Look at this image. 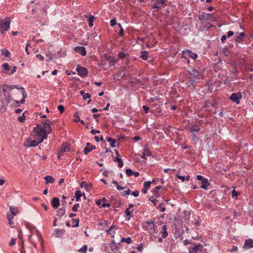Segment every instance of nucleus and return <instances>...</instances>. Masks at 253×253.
<instances>
[{
	"label": "nucleus",
	"instance_id": "obj_34",
	"mask_svg": "<svg viewBox=\"0 0 253 253\" xmlns=\"http://www.w3.org/2000/svg\"><path fill=\"white\" fill-rule=\"evenodd\" d=\"M121 242H126L127 244H130L132 243V240L130 237L122 238Z\"/></svg>",
	"mask_w": 253,
	"mask_h": 253
},
{
	"label": "nucleus",
	"instance_id": "obj_62",
	"mask_svg": "<svg viewBox=\"0 0 253 253\" xmlns=\"http://www.w3.org/2000/svg\"><path fill=\"white\" fill-rule=\"evenodd\" d=\"M91 133L92 134H97V133H100V131L98 130H97V129H92L91 130Z\"/></svg>",
	"mask_w": 253,
	"mask_h": 253
},
{
	"label": "nucleus",
	"instance_id": "obj_24",
	"mask_svg": "<svg viewBox=\"0 0 253 253\" xmlns=\"http://www.w3.org/2000/svg\"><path fill=\"white\" fill-rule=\"evenodd\" d=\"M106 140L108 142H110L111 147L114 148L116 146L115 145V144L116 143V140L115 139L109 137H107Z\"/></svg>",
	"mask_w": 253,
	"mask_h": 253
},
{
	"label": "nucleus",
	"instance_id": "obj_59",
	"mask_svg": "<svg viewBox=\"0 0 253 253\" xmlns=\"http://www.w3.org/2000/svg\"><path fill=\"white\" fill-rule=\"evenodd\" d=\"M115 228V226H111L109 229H107L106 230V233L108 234H112V233H111L112 229L113 228Z\"/></svg>",
	"mask_w": 253,
	"mask_h": 253
},
{
	"label": "nucleus",
	"instance_id": "obj_28",
	"mask_svg": "<svg viewBox=\"0 0 253 253\" xmlns=\"http://www.w3.org/2000/svg\"><path fill=\"white\" fill-rule=\"evenodd\" d=\"M214 107V103L210 102V101H206L203 108H209Z\"/></svg>",
	"mask_w": 253,
	"mask_h": 253
},
{
	"label": "nucleus",
	"instance_id": "obj_52",
	"mask_svg": "<svg viewBox=\"0 0 253 253\" xmlns=\"http://www.w3.org/2000/svg\"><path fill=\"white\" fill-rule=\"evenodd\" d=\"M94 139L96 142H100L103 140V136L101 135L100 137L98 136H95L94 137Z\"/></svg>",
	"mask_w": 253,
	"mask_h": 253
},
{
	"label": "nucleus",
	"instance_id": "obj_35",
	"mask_svg": "<svg viewBox=\"0 0 253 253\" xmlns=\"http://www.w3.org/2000/svg\"><path fill=\"white\" fill-rule=\"evenodd\" d=\"M151 155V152L148 149H145L142 156V158H144V156H150Z\"/></svg>",
	"mask_w": 253,
	"mask_h": 253
},
{
	"label": "nucleus",
	"instance_id": "obj_33",
	"mask_svg": "<svg viewBox=\"0 0 253 253\" xmlns=\"http://www.w3.org/2000/svg\"><path fill=\"white\" fill-rule=\"evenodd\" d=\"M79 80V79L77 77L76 75H73L71 78V81L73 82V84H75V85H78Z\"/></svg>",
	"mask_w": 253,
	"mask_h": 253
},
{
	"label": "nucleus",
	"instance_id": "obj_32",
	"mask_svg": "<svg viewBox=\"0 0 253 253\" xmlns=\"http://www.w3.org/2000/svg\"><path fill=\"white\" fill-rule=\"evenodd\" d=\"M148 53L147 51H142L141 52V58L144 60H147L148 59Z\"/></svg>",
	"mask_w": 253,
	"mask_h": 253
},
{
	"label": "nucleus",
	"instance_id": "obj_41",
	"mask_svg": "<svg viewBox=\"0 0 253 253\" xmlns=\"http://www.w3.org/2000/svg\"><path fill=\"white\" fill-rule=\"evenodd\" d=\"M80 54L82 56H85L86 54V51L84 47L80 46Z\"/></svg>",
	"mask_w": 253,
	"mask_h": 253
},
{
	"label": "nucleus",
	"instance_id": "obj_63",
	"mask_svg": "<svg viewBox=\"0 0 253 253\" xmlns=\"http://www.w3.org/2000/svg\"><path fill=\"white\" fill-rule=\"evenodd\" d=\"M143 110L144 111L145 113L147 114L148 112V111L149 110V108L147 107V106H143L142 107Z\"/></svg>",
	"mask_w": 253,
	"mask_h": 253
},
{
	"label": "nucleus",
	"instance_id": "obj_55",
	"mask_svg": "<svg viewBox=\"0 0 253 253\" xmlns=\"http://www.w3.org/2000/svg\"><path fill=\"white\" fill-rule=\"evenodd\" d=\"M36 57L39 59L41 61H43L44 60V57L42 55L40 54H38L36 55Z\"/></svg>",
	"mask_w": 253,
	"mask_h": 253
},
{
	"label": "nucleus",
	"instance_id": "obj_56",
	"mask_svg": "<svg viewBox=\"0 0 253 253\" xmlns=\"http://www.w3.org/2000/svg\"><path fill=\"white\" fill-rule=\"evenodd\" d=\"M79 207V204H76L72 208V211H76L78 210V208Z\"/></svg>",
	"mask_w": 253,
	"mask_h": 253
},
{
	"label": "nucleus",
	"instance_id": "obj_7",
	"mask_svg": "<svg viewBox=\"0 0 253 253\" xmlns=\"http://www.w3.org/2000/svg\"><path fill=\"white\" fill-rule=\"evenodd\" d=\"M185 55L191 58L193 60H196L198 57V55L197 53H193L191 50L189 49L182 51L181 56L182 58H185Z\"/></svg>",
	"mask_w": 253,
	"mask_h": 253
},
{
	"label": "nucleus",
	"instance_id": "obj_19",
	"mask_svg": "<svg viewBox=\"0 0 253 253\" xmlns=\"http://www.w3.org/2000/svg\"><path fill=\"white\" fill-rule=\"evenodd\" d=\"M70 151V148L69 145L67 143H64L62 145L60 151L61 153H64Z\"/></svg>",
	"mask_w": 253,
	"mask_h": 253
},
{
	"label": "nucleus",
	"instance_id": "obj_57",
	"mask_svg": "<svg viewBox=\"0 0 253 253\" xmlns=\"http://www.w3.org/2000/svg\"><path fill=\"white\" fill-rule=\"evenodd\" d=\"M65 73L68 75H71L72 74L73 75H76V74L75 72H73V71H69V70H66Z\"/></svg>",
	"mask_w": 253,
	"mask_h": 253
},
{
	"label": "nucleus",
	"instance_id": "obj_46",
	"mask_svg": "<svg viewBox=\"0 0 253 253\" xmlns=\"http://www.w3.org/2000/svg\"><path fill=\"white\" fill-rule=\"evenodd\" d=\"M126 174L128 176H131L133 175V171H132V170L130 169H126Z\"/></svg>",
	"mask_w": 253,
	"mask_h": 253
},
{
	"label": "nucleus",
	"instance_id": "obj_60",
	"mask_svg": "<svg viewBox=\"0 0 253 253\" xmlns=\"http://www.w3.org/2000/svg\"><path fill=\"white\" fill-rule=\"evenodd\" d=\"M8 220V224L11 227H14V222L13 221L12 219H7Z\"/></svg>",
	"mask_w": 253,
	"mask_h": 253
},
{
	"label": "nucleus",
	"instance_id": "obj_37",
	"mask_svg": "<svg viewBox=\"0 0 253 253\" xmlns=\"http://www.w3.org/2000/svg\"><path fill=\"white\" fill-rule=\"evenodd\" d=\"M17 120L19 122L24 123L26 120V117L24 115V113L20 116L18 117Z\"/></svg>",
	"mask_w": 253,
	"mask_h": 253
},
{
	"label": "nucleus",
	"instance_id": "obj_15",
	"mask_svg": "<svg viewBox=\"0 0 253 253\" xmlns=\"http://www.w3.org/2000/svg\"><path fill=\"white\" fill-rule=\"evenodd\" d=\"M200 129H201L200 127L197 125L193 126L189 128V130H190L191 134H194L198 133L199 132V131L200 130Z\"/></svg>",
	"mask_w": 253,
	"mask_h": 253
},
{
	"label": "nucleus",
	"instance_id": "obj_36",
	"mask_svg": "<svg viewBox=\"0 0 253 253\" xmlns=\"http://www.w3.org/2000/svg\"><path fill=\"white\" fill-rule=\"evenodd\" d=\"M114 161H116L118 163V167L120 168H122L124 165L123 162L120 158H116Z\"/></svg>",
	"mask_w": 253,
	"mask_h": 253
},
{
	"label": "nucleus",
	"instance_id": "obj_3",
	"mask_svg": "<svg viewBox=\"0 0 253 253\" xmlns=\"http://www.w3.org/2000/svg\"><path fill=\"white\" fill-rule=\"evenodd\" d=\"M10 24V19L6 17L3 20H0V30L1 34L3 35L9 29Z\"/></svg>",
	"mask_w": 253,
	"mask_h": 253
},
{
	"label": "nucleus",
	"instance_id": "obj_9",
	"mask_svg": "<svg viewBox=\"0 0 253 253\" xmlns=\"http://www.w3.org/2000/svg\"><path fill=\"white\" fill-rule=\"evenodd\" d=\"M42 142H40V140L34 139V140H32L31 139H29L25 142V146L26 147L29 148L30 147H36L38 145V144L41 143Z\"/></svg>",
	"mask_w": 253,
	"mask_h": 253
},
{
	"label": "nucleus",
	"instance_id": "obj_2",
	"mask_svg": "<svg viewBox=\"0 0 253 253\" xmlns=\"http://www.w3.org/2000/svg\"><path fill=\"white\" fill-rule=\"evenodd\" d=\"M10 101L11 97L9 92L7 91V88H1L0 87V113L6 111Z\"/></svg>",
	"mask_w": 253,
	"mask_h": 253
},
{
	"label": "nucleus",
	"instance_id": "obj_23",
	"mask_svg": "<svg viewBox=\"0 0 253 253\" xmlns=\"http://www.w3.org/2000/svg\"><path fill=\"white\" fill-rule=\"evenodd\" d=\"M95 203L98 206H101L102 207H109L110 206L109 203H102V200H96Z\"/></svg>",
	"mask_w": 253,
	"mask_h": 253
},
{
	"label": "nucleus",
	"instance_id": "obj_31",
	"mask_svg": "<svg viewBox=\"0 0 253 253\" xmlns=\"http://www.w3.org/2000/svg\"><path fill=\"white\" fill-rule=\"evenodd\" d=\"M125 214L126 216L127 217V220H129L130 218L132 217V214L131 211H129V208H127L125 211Z\"/></svg>",
	"mask_w": 253,
	"mask_h": 253
},
{
	"label": "nucleus",
	"instance_id": "obj_14",
	"mask_svg": "<svg viewBox=\"0 0 253 253\" xmlns=\"http://www.w3.org/2000/svg\"><path fill=\"white\" fill-rule=\"evenodd\" d=\"M51 205L54 209H57L60 205L59 199L56 197L53 198L51 201Z\"/></svg>",
	"mask_w": 253,
	"mask_h": 253
},
{
	"label": "nucleus",
	"instance_id": "obj_61",
	"mask_svg": "<svg viewBox=\"0 0 253 253\" xmlns=\"http://www.w3.org/2000/svg\"><path fill=\"white\" fill-rule=\"evenodd\" d=\"M116 24V19H113L110 21V25L111 26H114Z\"/></svg>",
	"mask_w": 253,
	"mask_h": 253
},
{
	"label": "nucleus",
	"instance_id": "obj_21",
	"mask_svg": "<svg viewBox=\"0 0 253 253\" xmlns=\"http://www.w3.org/2000/svg\"><path fill=\"white\" fill-rule=\"evenodd\" d=\"M4 87L3 88H7V91H8V92L10 89H12L14 88V87L18 89H20L22 90L23 91V90H24L23 87H19L17 85H4Z\"/></svg>",
	"mask_w": 253,
	"mask_h": 253
},
{
	"label": "nucleus",
	"instance_id": "obj_51",
	"mask_svg": "<svg viewBox=\"0 0 253 253\" xmlns=\"http://www.w3.org/2000/svg\"><path fill=\"white\" fill-rule=\"evenodd\" d=\"M2 66L6 71L9 70L10 69L9 65L7 63H4V64H2Z\"/></svg>",
	"mask_w": 253,
	"mask_h": 253
},
{
	"label": "nucleus",
	"instance_id": "obj_43",
	"mask_svg": "<svg viewBox=\"0 0 253 253\" xmlns=\"http://www.w3.org/2000/svg\"><path fill=\"white\" fill-rule=\"evenodd\" d=\"M9 212L12 213H16V215L18 213V211L14 207H10Z\"/></svg>",
	"mask_w": 253,
	"mask_h": 253
},
{
	"label": "nucleus",
	"instance_id": "obj_6",
	"mask_svg": "<svg viewBox=\"0 0 253 253\" xmlns=\"http://www.w3.org/2000/svg\"><path fill=\"white\" fill-rule=\"evenodd\" d=\"M144 227L145 230L150 234H153L156 232V227L155 221H146L144 223Z\"/></svg>",
	"mask_w": 253,
	"mask_h": 253
},
{
	"label": "nucleus",
	"instance_id": "obj_64",
	"mask_svg": "<svg viewBox=\"0 0 253 253\" xmlns=\"http://www.w3.org/2000/svg\"><path fill=\"white\" fill-rule=\"evenodd\" d=\"M131 195L135 197H138L139 195V192L137 190H135L131 193Z\"/></svg>",
	"mask_w": 253,
	"mask_h": 253
},
{
	"label": "nucleus",
	"instance_id": "obj_12",
	"mask_svg": "<svg viewBox=\"0 0 253 253\" xmlns=\"http://www.w3.org/2000/svg\"><path fill=\"white\" fill-rule=\"evenodd\" d=\"M96 149V147L94 145L91 144L90 143L87 142L86 143L85 147L83 150L84 153L85 155H87L92 150Z\"/></svg>",
	"mask_w": 253,
	"mask_h": 253
},
{
	"label": "nucleus",
	"instance_id": "obj_50",
	"mask_svg": "<svg viewBox=\"0 0 253 253\" xmlns=\"http://www.w3.org/2000/svg\"><path fill=\"white\" fill-rule=\"evenodd\" d=\"M238 195V192H237L235 189L233 190L232 191V197L233 198H237V196Z\"/></svg>",
	"mask_w": 253,
	"mask_h": 253
},
{
	"label": "nucleus",
	"instance_id": "obj_11",
	"mask_svg": "<svg viewBox=\"0 0 253 253\" xmlns=\"http://www.w3.org/2000/svg\"><path fill=\"white\" fill-rule=\"evenodd\" d=\"M242 95L240 93H233L231 94L230 99L233 101L238 104L240 103Z\"/></svg>",
	"mask_w": 253,
	"mask_h": 253
},
{
	"label": "nucleus",
	"instance_id": "obj_44",
	"mask_svg": "<svg viewBox=\"0 0 253 253\" xmlns=\"http://www.w3.org/2000/svg\"><path fill=\"white\" fill-rule=\"evenodd\" d=\"M87 250V245H84L82 248L80 249V253H86V251Z\"/></svg>",
	"mask_w": 253,
	"mask_h": 253
},
{
	"label": "nucleus",
	"instance_id": "obj_18",
	"mask_svg": "<svg viewBox=\"0 0 253 253\" xmlns=\"http://www.w3.org/2000/svg\"><path fill=\"white\" fill-rule=\"evenodd\" d=\"M209 185H210V183L208 182V180L206 178L201 181V188L207 190Z\"/></svg>",
	"mask_w": 253,
	"mask_h": 253
},
{
	"label": "nucleus",
	"instance_id": "obj_58",
	"mask_svg": "<svg viewBox=\"0 0 253 253\" xmlns=\"http://www.w3.org/2000/svg\"><path fill=\"white\" fill-rule=\"evenodd\" d=\"M137 250L140 252H142L143 251V245L142 244H140L138 245V247H137Z\"/></svg>",
	"mask_w": 253,
	"mask_h": 253
},
{
	"label": "nucleus",
	"instance_id": "obj_1",
	"mask_svg": "<svg viewBox=\"0 0 253 253\" xmlns=\"http://www.w3.org/2000/svg\"><path fill=\"white\" fill-rule=\"evenodd\" d=\"M43 125L38 124L34 127L31 135L33 139L40 140V142H42L44 139H46L47 135L51 133V125L52 122L47 119L42 122Z\"/></svg>",
	"mask_w": 253,
	"mask_h": 253
},
{
	"label": "nucleus",
	"instance_id": "obj_13",
	"mask_svg": "<svg viewBox=\"0 0 253 253\" xmlns=\"http://www.w3.org/2000/svg\"><path fill=\"white\" fill-rule=\"evenodd\" d=\"M243 248V249L247 250L253 248V239H247L245 242Z\"/></svg>",
	"mask_w": 253,
	"mask_h": 253
},
{
	"label": "nucleus",
	"instance_id": "obj_8",
	"mask_svg": "<svg viewBox=\"0 0 253 253\" xmlns=\"http://www.w3.org/2000/svg\"><path fill=\"white\" fill-rule=\"evenodd\" d=\"M166 2V0H155L152 8L159 10L160 9L165 6Z\"/></svg>",
	"mask_w": 253,
	"mask_h": 253
},
{
	"label": "nucleus",
	"instance_id": "obj_16",
	"mask_svg": "<svg viewBox=\"0 0 253 253\" xmlns=\"http://www.w3.org/2000/svg\"><path fill=\"white\" fill-rule=\"evenodd\" d=\"M245 36V35L244 32L239 33V35L236 36L235 41L239 43L242 42L244 40Z\"/></svg>",
	"mask_w": 253,
	"mask_h": 253
},
{
	"label": "nucleus",
	"instance_id": "obj_30",
	"mask_svg": "<svg viewBox=\"0 0 253 253\" xmlns=\"http://www.w3.org/2000/svg\"><path fill=\"white\" fill-rule=\"evenodd\" d=\"M63 233V231L62 230L57 229L54 230V232L53 234L56 237H60L62 235Z\"/></svg>",
	"mask_w": 253,
	"mask_h": 253
},
{
	"label": "nucleus",
	"instance_id": "obj_27",
	"mask_svg": "<svg viewBox=\"0 0 253 253\" xmlns=\"http://www.w3.org/2000/svg\"><path fill=\"white\" fill-rule=\"evenodd\" d=\"M22 94V96H23L22 99L20 101H15L17 104H19V103L24 104L25 103V98L27 97V93L25 92V90H23Z\"/></svg>",
	"mask_w": 253,
	"mask_h": 253
},
{
	"label": "nucleus",
	"instance_id": "obj_40",
	"mask_svg": "<svg viewBox=\"0 0 253 253\" xmlns=\"http://www.w3.org/2000/svg\"><path fill=\"white\" fill-rule=\"evenodd\" d=\"M74 118L73 119V121L74 122H79V115L78 112H76L74 113Z\"/></svg>",
	"mask_w": 253,
	"mask_h": 253
},
{
	"label": "nucleus",
	"instance_id": "obj_4",
	"mask_svg": "<svg viewBox=\"0 0 253 253\" xmlns=\"http://www.w3.org/2000/svg\"><path fill=\"white\" fill-rule=\"evenodd\" d=\"M190 74L191 76H192V78H191L190 80V81L192 83L195 82L196 79L203 80L204 79V71H203L192 70V71L190 72Z\"/></svg>",
	"mask_w": 253,
	"mask_h": 253
},
{
	"label": "nucleus",
	"instance_id": "obj_26",
	"mask_svg": "<svg viewBox=\"0 0 253 253\" xmlns=\"http://www.w3.org/2000/svg\"><path fill=\"white\" fill-rule=\"evenodd\" d=\"M80 94L83 96L84 100L89 99L91 97V94L89 93H85L83 90L80 91Z\"/></svg>",
	"mask_w": 253,
	"mask_h": 253
},
{
	"label": "nucleus",
	"instance_id": "obj_25",
	"mask_svg": "<svg viewBox=\"0 0 253 253\" xmlns=\"http://www.w3.org/2000/svg\"><path fill=\"white\" fill-rule=\"evenodd\" d=\"M162 236L163 238L167 237L168 235V233L167 232V226L164 225L162 226V230L161 231Z\"/></svg>",
	"mask_w": 253,
	"mask_h": 253
},
{
	"label": "nucleus",
	"instance_id": "obj_17",
	"mask_svg": "<svg viewBox=\"0 0 253 253\" xmlns=\"http://www.w3.org/2000/svg\"><path fill=\"white\" fill-rule=\"evenodd\" d=\"M88 73V70L86 68L80 66V77H85L87 76Z\"/></svg>",
	"mask_w": 253,
	"mask_h": 253
},
{
	"label": "nucleus",
	"instance_id": "obj_48",
	"mask_svg": "<svg viewBox=\"0 0 253 253\" xmlns=\"http://www.w3.org/2000/svg\"><path fill=\"white\" fill-rule=\"evenodd\" d=\"M16 239H17L16 238L12 237L11 239V240L10 241V242L9 243V245L10 246H14L15 244V241H16Z\"/></svg>",
	"mask_w": 253,
	"mask_h": 253
},
{
	"label": "nucleus",
	"instance_id": "obj_22",
	"mask_svg": "<svg viewBox=\"0 0 253 253\" xmlns=\"http://www.w3.org/2000/svg\"><path fill=\"white\" fill-rule=\"evenodd\" d=\"M44 179L45 180V183L48 184L53 183L54 182V178L50 175H46L44 177Z\"/></svg>",
	"mask_w": 253,
	"mask_h": 253
},
{
	"label": "nucleus",
	"instance_id": "obj_20",
	"mask_svg": "<svg viewBox=\"0 0 253 253\" xmlns=\"http://www.w3.org/2000/svg\"><path fill=\"white\" fill-rule=\"evenodd\" d=\"M66 210L65 208L59 209L57 211V216L59 218H61L65 213Z\"/></svg>",
	"mask_w": 253,
	"mask_h": 253
},
{
	"label": "nucleus",
	"instance_id": "obj_53",
	"mask_svg": "<svg viewBox=\"0 0 253 253\" xmlns=\"http://www.w3.org/2000/svg\"><path fill=\"white\" fill-rule=\"evenodd\" d=\"M58 110L59 111L60 113H62L64 111V107L63 105H60L57 107Z\"/></svg>",
	"mask_w": 253,
	"mask_h": 253
},
{
	"label": "nucleus",
	"instance_id": "obj_29",
	"mask_svg": "<svg viewBox=\"0 0 253 253\" xmlns=\"http://www.w3.org/2000/svg\"><path fill=\"white\" fill-rule=\"evenodd\" d=\"M1 54L4 57H8L10 56V53L9 51L5 48L0 50Z\"/></svg>",
	"mask_w": 253,
	"mask_h": 253
},
{
	"label": "nucleus",
	"instance_id": "obj_47",
	"mask_svg": "<svg viewBox=\"0 0 253 253\" xmlns=\"http://www.w3.org/2000/svg\"><path fill=\"white\" fill-rule=\"evenodd\" d=\"M16 215V213H12L10 212L9 211H8L7 212V219H13L14 216Z\"/></svg>",
	"mask_w": 253,
	"mask_h": 253
},
{
	"label": "nucleus",
	"instance_id": "obj_39",
	"mask_svg": "<svg viewBox=\"0 0 253 253\" xmlns=\"http://www.w3.org/2000/svg\"><path fill=\"white\" fill-rule=\"evenodd\" d=\"M72 226L73 227H76L77 226H79V219H72Z\"/></svg>",
	"mask_w": 253,
	"mask_h": 253
},
{
	"label": "nucleus",
	"instance_id": "obj_45",
	"mask_svg": "<svg viewBox=\"0 0 253 253\" xmlns=\"http://www.w3.org/2000/svg\"><path fill=\"white\" fill-rule=\"evenodd\" d=\"M222 52L225 56H228L230 53V50L228 48H224L222 49Z\"/></svg>",
	"mask_w": 253,
	"mask_h": 253
},
{
	"label": "nucleus",
	"instance_id": "obj_5",
	"mask_svg": "<svg viewBox=\"0 0 253 253\" xmlns=\"http://www.w3.org/2000/svg\"><path fill=\"white\" fill-rule=\"evenodd\" d=\"M92 185L90 184H88L85 181H82L80 183V188L83 189V191L80 190V198L84 196V199L85 200L86 199V196L85 195L84 190H85L87 192H88L91 189Z\"/></svg>",
	"mask_w": 253,
	"mask_h": 253
},
{
	"label": "nucleus",
	"instance_id": "obj_38",
	"mask_svg": "<svg viewBox=\"0 0 253 253\" xmlns=\"http://www.w3.org/2000/svg\"><path fill=\"white\" fill-rule=\"evenodd\" d=\"M96 17H88V22L89 26L91 27L93 26V21Z\"/></svg>",
	"mask_w": 253,
	"mask_h": 253
},
{
	"label": "nucleus",
	"instance_id": "obj_49",
	"mask_svg": "<svg viewBox=\"0 0 253 253\" xmlns=\"http://www.w3.org/2000/svg\"><path fill=\"white\" fill-rule=\"evenodd\" d=\"M162 186H157L153 190V193L154 194H157L159 192V190L162 188Z\"/></svg>",
	"mask_w": 253,
	"mask_h": 253
},
{
	"label": "nucleus",
	"instance_id": "obj_10",
	"mask_svg": "<svg viewBox=\"0 0 253 253\" xmlns=\"http://www.w3.org/2000/svg\"><path fill=\"white\" fill-rule=\"evenodd\" d=\"M203 246L201 244L195 245L194 247H190L189 248V253H199L202 251Z\"/></svg>",
	"mask_w": 253,
	"mask_h": 253
},
{
	"label": "nucleus",
	"instance_id": "obj_54",
	"mask_svg": "<svg viewBox=\"0 0 253 253\" xmlns=\"http://www.w3.org/2000/svg\"><path fill=\"white\" fill-rule=\"evenodd\" d=\"M118 57L121 59H123L126 57V54L123 52H121L119 53Z\"/></svg>",
	"mask_w": 253,
	"mask_h": 253
},
{
	"label": "nucleus",
	"instance_id": "obj_42",
	"mask_svg": "<svg viewBox=\"0 0 253 253\" xmlns=\"http://www.w3.org/2000/svg\"><path fill=\"white\" fill-rule=\"evenodd\" d=\"M151 181H145L143 183L144 188L147 189H149L150 188Z\"/></svg>",
	"mask_w": 253,
	"mask_h": 253
}]
</instances>
